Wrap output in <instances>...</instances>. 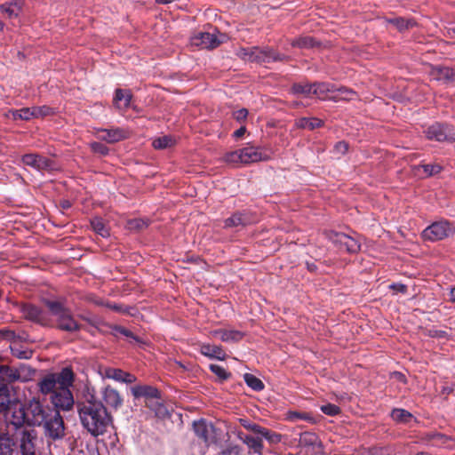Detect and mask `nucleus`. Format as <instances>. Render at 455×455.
Instances as JSON below:
<instances>
[{"label":"nucleus","mask_w":455,"mask_h":455,"mask_svg":"<svg viewBox=\"0 0 455 455\" xmlns=\"http://www.w3.org/2000/svg\"><path fill=\"white\" fill-rule=\"evenodd\" d=\"M334 149L336 152L344 155L348 150V144L345 141H339L336 143Z\"/></svg>","instance_id":"e2e57ef3"},{"label":"nucleus","mask_w":455,"mask_h":455,"mask_svg":"<svg viewBox=\"0 0 455 455\" xmlns=\"http://www.w3.org/2000/svg\"><path fill=\"white\" fill-rule=\"evenodd\" d=\"M20 313L22 316L30 322L38 323L43 326L50 324V318L47 314L39 307L32 303H20L17 304Z\"/></svg>","instance_id":"9b49d317"},{"label":"nucleus","mask_w":455,"mask_h":455,"mask_svg":"<svg viewBox=\"0 0 455 455\" xmlns=\"http://www.w3.org/2000/svg\"><path fill=\"white\" fill-rule=\"evenodd\" d=\"M104 374L108 379H112L116 381L122 382L124 371L118 368L108 367L105 369Z\"/></svg>","instance_id":"09e8293b"},{"label":"nucleus","mask_w":455,"mask_h":455,"mask_svg":"<svg viewBox=\"0 0 455 455\" xmlns=\"http://www.w3.org/2000/svg\"><path fill=\"white\" fill-rule=\"evenodd\" d=\"M430 76L437 81L444 84L455 82V68L446 66H435L430 71Z\"/></svg>","instance_id":"dca6fc26"},{"label":"nucleus","mask_w":455,"mask_h":455,"mask_svg":"<svg viewBox=\"0 0 455 455\" xmlns=\"http://www.w3.org/2000/svg\"><path fill=\"white\" fill-rule=\"evenodd\" d=\"M334 93L336 94L330 98L334 101L351 100L355 96V92L352 89L347 88L345 86H336V92Z\"/></svg>","instance_id":"e433bc0d"},{"label":"nucleus","mask_w":455,"mask_h":455,"mask_svg":"<svg viewBox=\"0 0 455 455\" xmlns=\"http://www.w3.org/2000/svg\"><path fill=\"white\" fill-rule=\"evenodd\" d=\"M111 334L114 336H117L118 334L124 335L128 338L133 339L135 341L140 342V339L139 337L135 336L133 332H132L130 330L116 324H112L111 327Z\"/></svg>","instance_id":"a18cd8bd"},{"label":"nucleus","mask_w":455,"mask_h":455,"mask_svg":"<svg viewBox=\"0 0 455 455\" xmlns=\"http://www.w3.org/2000/svg\"><path fill=\"white\" fill-rule=\"evenodd\" d=\"M79 317L85 321L86 323H88V324L91 325V327L96 329V327H100V325L101 324V319L98 318V317H88V316H85V315H79Z\"/></svg>","instance_id":"13d9d810"},{"label":"nucleus","mask_w":455,"mask_h":455,"mask_svg":"<svg viewBox=\"0 0 455 455\" xmlns=\"http://www.w3.org/2000/svg\"><path fill=\"white\" fill-rule=\"evenodd\" d=\"M215 337H219L223 342H239L244 337L243 331L237 330L218 329L212 331Z\"/></svg>","instance_id":"4be33fe9"},{"label":"nucleus","mask_w":455,"mask_h":455,"mask_svg":"<svg viewBox=\"0 0 455 455\" xmlns=\"http://www.w3.org/2000/svg\"><path fill=\"white\" fill-rule=\"evenodd\" d=\"M244 382L254 391H261L264 389V383L256 376L251 373H245L243 375Z\"/></svg>","instance_id":"a19ab883"},{"label":"nucleus","mask_w":455,"mask_h":455,"mask_svg":"<svg viewBox=\"0 0 455 455\" xmlns=\"http://www.w3.org/2000/svg\"><path fill=\"white\" fill-rule=\"evenodd\" d=\"M147 406L152 409L158 418H165L168 415L166 407L159 401L147 402Z\"/></svg>","instance_id":"49530a36"},{"label":"nucleus","mask_w":455,"mask_h":455,"mask_svg":"<svg viewBox=\"0 0 455 455\" xmlns=\"http://www.w3.org/2000/svg\"><path fill=\"white\" fill-rule=\"evenodd\" d=\"M91 148L94 153L99 154L100 156H107L109 152V148L101 142L91 143Z\"/></svg>","instance_id":"864d4df0"},{"label":"nucleus","mask_w":455,"mask_h":455,"mask_svg":"<svg viewBox=\"0 0 455 455\" xmlns=\"http://www.w3.org/2000/svg\"><path fill=\"white\" fill-rule=\"evenodd\" d=\"M319 442V437L315 433L313 432H303L299 435V445L306 447H314Z\"/></svg>","instance_id":"4c0bfd02"},{"label":"nucleus","mask_w":455,"mask_h":455,"mask_svg":"<svg viewBox=\"0 0 455 455\" xmlns=\"http://www.w3.org/2000/svg\"><path fill=\"white\" fill-rule=\"evenodd\" d=\"M132 94L122 89H116L114 96V105L119 109H125L130 106Z\"/></svg>","instance_id":"cd10ccee"},{"label":"nucleus","mask_w":455,"mask_h":455,"mask_svg":"<svg viewBox=\"0 0 455 455\" xmlns=\"http://www.w3.org/2000/svg\"><path fill=\"white\" fill-rule=\"evenodd\" d=\"M389 22L395 25L399 31H404L416 26V21L413 19H405L402 17L392 19Z\"/></svg>","instance_id":"ea45409f"},{"label":"nucleus","mask_w":455,"mask_h":455,"mask_svg":"<svg viewBox=\"0 0 455 455\" xmlns=\"http://www.w3.org/2000/svg\"><path fill=\"white\" fill-rule=\"evenodd\" d=\"M7 116L14 121L22 120L29 121L33 118V112L31 108H22L20 109H12L9 111Z\"/></svg>","instance_id":"72a5a7b5"},{"label":"nucleus","mask_w":455,"mask_h":455,"mask_svg":"<svg viewBox=\"0 0 455 455\" xmlns=\"http://www.w3.org/2000/svg\"><path fill=\"white\" fill-rule=\"evenodd\" d=\"M248 110L246 108H241L233 112V117L237 122H243L248 116Z\"/></svg>","instance_id":"4d7b16f0"},{"label":"nucleus","mask_w":455,"mask_h":455,"mask_svg":"<svg viewBox=\"0 0 455 455\" xmlns=\"http://www.w3.org/2000/svg\"><path fill=\"white\" fill-rule=\"evenodd\" d=\"M199 347H200V348H199L200 353L208 358L217 359V360H225L226 359L227 355L221 346L203 343V344H200Z\"/></svg>","instance_id":"412c9836"},{"label":"nucleus","mask_w":455,"mask_h":455,"mask_svg":"<svg viewBox=\"0 0 455 455\" xmlns=\"http://www.w3.org/2000/svg\"><path fill=\"white\" fill-rule=\"evenodd\" d=\"M336 85L330 83H314L313 95H315L320 100H326L329 92H335Z\"/></svg>","instance_id":"bb28decb"},{"label":"nucleus","mask_w":455,"mask_h":455,"mask_svg":"<svg viewBox=\"0 0 455 455\" xmlns=\"http://www.w3.org/2000/svg\"><path fill=\"white\" fill-rule=\"evenodd\" d=\"M22 2L20 0H12L0 5L1 12L6 17L17 18L22 12Z\"/></svg>","instance_id":"b1692460"},{"label":"nucleus","mask_w":455,"mask_h":455,"mask_svg":"<svg viewBox=\"0 0 455 455\" xmlns=\"http://www.w3.org/2000/svg\"><path fill=\"white\" fill-rule=\"evenodd\" d=\"M286 419L291 422L304 420L311 424L317 422L316 419L309 412L290 411L287 412Z\"/></svg>","instance_id":"2f4dec72"},{"label":"nucleus","mask_w":455,"mask_h":455,"mask_svg":"<svg viewBox=\"0 0 455 455\" xmlns=\"http://www.w3.org/2000/svg\"><path fill=\"white\" fill-rule=\"evenodd\" d=\"M246 132V127L244 125L241 126L239 129H237L234 133H233V137L235 139H240L242 138L244 133Z\"/></svg>","instance_id":"338daca9"},{"label":"nucleus","mask_w":455,"mask_h":455,"mask_svg":"<svg viewBox=\"0 0 455 455\" xmlns=\"http://www.w3.org/2000/svg\"><path fill=\"white\" fill-rule=\"evenodd\" d=\"M90 223L93 231L98 235H101L102 237H108L110 235L109 229L102 218L98 216L93 217Z\"/></svg>","instance_id":"7c9ffc66"},{"label":"nucleus","mask_w":455,"mask_h":455,"mask_svg":"<svg viewBox=\"0 0 455 455\" xmlns=\"http://www.w3.org/2000/svg\"><path fill=\"white\" fill-rule=\"evenodd\" d=\"M126 132L120 128L100 129L98 131V138L108 143H116L126 139Z\"/></svg>","instance_id":"a211bd4d"},{"label":"nucleus","mask_w":455,"mask_h":455,"mask_svg":"<svg viewBox=\"0 0 455 455\" xmlns=\"http://www.w3.org/2000/svg\"><path fill=\"white\" fill-rule=\"evenodd\" d=\"M323 235L331 242L339 251L347 253H357L361 250V243L357 239L347 234L333 230H325Z\"/></svg>","instance_id":"39448f33"},{"label":"nucleus","mask_w":455,"mask_h":455,"mask_svg":"<svg viewBox=\"0 0 455 455\" xmlns=\"http://www.w3.org/2000/svg\"><path fill=\"white\" fill-rule=\"evenodd\" d=\"M100 394L102 400L109 408L118 410L123 405L124 399L121 394L111 386L102 388Z\"/></svg>","instance_id":"2eb2a0df"},{"label":"nucleus","mask_w":455,"mask_h":455,"mask_svg":"<svg viewBox=\"0 0 455 455\" xmlns=\"http://www.w3.org/2000/svg\"><path fill=\"white\" fill-rule=\"evenodd\" d=\"M269 156L261 148L248 144L242 148L225 154L224 161L231 164H251L260 161H267Z\"/></svg>","instance_id":"20e7f679"},{"label":"nucleus","mask_w":455,"mask_h":455,"mask_svg":"<svg viewBox=\"0 0 455 455\" xmlns=\"http://www.w3.org/2000/svg\"><path fill=\"white\" fill-rule=\"evenodd\" d=\"M390 416L394 421L399 424H410L415 419L414 416L410 411L402 408L393 409Z\"/></svg>","instance_id":"c85d7f7f"},{"label":"nucleus","mask_w":455,"mask_h":455,"mask_svg":"<svg viewBox=\"0 0 455 455\" xmlns=\"http://www.w3.org/2000/svg\"><path fill=\"white\" fill-rule=\"evenodd\" d=\"M314 83H295L291 87V92L294 95L303 94L307 97L313 94Z\"/></svg>","instance_id":"c9c22d12"},{"label":"nucleus","mask_w":455,"mask_h":455,"mask_svg":"<svg viewBox=\"0 0 455 455\" xmlns=\"http://www.w3.org/2000/svg\"><path fill=\"white\" fill-rule=\"evenodd\" d=\"M256 221L255 216L247 211L243 212H235L229 218L224 220V228H238V227H246L251 225Z\"/></svg>","instance_id":"4468645a"},{"label":"nucleus","mask_w":455,"mask_h":455,"mask_svg":"<svg viewBox=\"0 0 455 455\" xmlns=\"http://www.w3.org/2000/svg\"><path fill=\"white\" fill-rule=\"evenodd\" d=\"M12 403L9 387L6 386V383H0V412L8 411Z\"/></svg>","instance_id":"c756f323"},{"label":"nucleus","mask_w":455,"mask_h":455,"mask_svg":"<svg viewBox=\"0 0 455 455\" xmlns=\"http://www.w3.org/2000/svg\"><path fill=\"white\" fill-rule=\"evenodd\" d=\"M44 302L51 314L56 317L58 329L68 332L82 330L83 325L75 320L70 309L65 307L63 303L51 299H45Z\"/></svg>","instance_id":"7ed1b4c3"},{"label":"nucleus","mask_w":455,"mask_h":455,"mask_svg":"<svg viewBox=\"0 0 455 455\" xmlns=\"http://www.w3.org/2000/svg\"><path fill=\"white\" fill-rule=\"evenodd\" d=\"M15 443L6 434L0 435V455H13Z\"/></svg>","instance_id":"f704fd0d"},{"label":"nucleus","mask_w":455,"mask_h":455,"mask_svg":"<svg viewBox=\"0 0 455 455\" xmlns=\"http://www.w3.org/2000/svg\"><path fill=\"white\" fill-rule=\"evenodd\" d=\"M252 51V47L248 48H240L237 52V56L244 60L251 61V52Z\"/></svg>","instance_id":"bf43d9fd"},{"label":"nucleus","mask_w":455,"mask_h":455,"mask_svg":"<svg viewBox=\"0 0 455 455\" xmlns=\"http://www.w3.org/2000/svg\"><path fill=\"white\" fill-rule=\"evenodd\" d=\"M422 168L424 170V172L427 173L428 176L436 175L440 173L441 171L443 170L442 165L437 163L423 164Z\"/></svg>","instance_id":"603ef678"},{"label":"nucleus","mask_w":455,"mask_h":455,"mask_svg":"<svg viewBox=\"0 0 455 455\" xmlns=\"http://www.w3.org/2000/svg\"><path fill=\"white\" fill-rule=\"evenodd\" d=\"M175 143V140L171 136H163L154 140L152 145L156 149H165L171 148Z\"/></svg>","instance_id":"c03bdc74"},{"label":"nucleus","mask_w":455,"mask_h":455,"mask_svg":"<svg viewBox=\"0 0 455 455\" xmlns=\"http://www.w3.org/2000/svg\"><path fill=\"white\" fill-rule=\"evenodd\" d=\"M426 440L430 445L439 447L445 444L449 438L441 433H431L427 435Z\"/></svg>","instance_id":"37998d69"},{"label":"nucleus","mask_w":455,"mask_h":455,"mask_svg":"<svg viewBox=\"0 0 455 455\" xmlns=\"http://www.w3.org/2000/svg\"><path fill=\"white\" fill-rule=\"evenodd\" d=\"M80 422L92 436L104 435L112 423V417L106 405L97 400L94 395H89L76 403Z\"/></svg>","instance_id":"f03ea898"},{"label":"nucleus","mask_w":455,"mask_h":455,"mask_svg":"<svg viewBox=\"0 0 455 455\" xmlns=\"http://www.w3.org/2000/svg\"><path fill=\"white\" fill-rule=\"evenodd\" d=\"M193 429L196 435L205 444L210 443L212 435L214 434V427L212 424H207L204 419H200L194 421Z\"/></svg>","instance_id":"f3484780"},{"label":"nucleus","mask_w":455,"mask_h":455,"mask_svg":"<svg viewBox=\"0 0 455 455\" xmlns=\"http://www.w3.org/2000/svg\"><path fill=\"white\" fill-rule=\"evenodd\" d=\"M228 39L226 34L214 28L213 32H199L191 38L193 45L203 49H215Z\"/></svg>","instance_id":"9d476101"},{"label":"nucleus","mask_w":455,"mask_h":455,"mask_svg":"<svg viewBox=\"0 0 455 455\" xmlns=\"http://www.w3.org/2000/svg\"><path fill=\"white\" fill-rule=\"evenodd\" d=\"M27 414V425L42 426L47 419L48 412L53 408L44 406L38 400L33 398L24 403Z\"/></svg>","instance_id":"6e6552de"},{"label":"nucleus","mask_w":455,"mask_h":455,"mask_svg":"<svg viewBox=\"0 0 455 455\" xmlns=\"http://www.w3.org/2000/svg\"><path fill=\"white\" fill-rule=\"evenodd\" d=\"M455 233V222L441 220L433 222L422 233L423 238L431 242L443 240Z\"/></svg>","instance_id":"423d86ee"},{"label":"nucleus","mask_w":455,"mask_h":455,"mask_svg":"<svg viewBox=\"0 0 455 455\" xmlns=\"http://www.w3.org/2000/svg\"><path fill=\"white\" fill-rule=\"evenodd\" d=\"M111 327H112V324L108 323H106L104 322L103 320H101V324L100 325V327H96V331L99 332V333H101V334H111Z\"/></svg>","instance_id":"052dcab7"},{"label":"nucleus","mask_w":455,"mask_h":455,"mask_svg":"<svg viewBox=\"0 0 455 455\" xmlns=\"http://www.w3.org/2000/svg\"><path fill=\"white\" fill-rule=\"evenodd\" d=\"M242 449L238 445H228L223 449L220 455H241Z\"/></svg>","instance_id":"5fc2aeb1"},{"label":"nucleus","mask_w":455,"mask_h":455,"mask_svg":"<svg viewBox=\"0 0 455 455\" xmlns=\"http://www.w3.org/2000/svg\"><path fill=\"white\" fill-rule=\"evenodd\" d=\"M449 300L452 303H455V286L450 289Z\"/></svg>","instance_id":"774afa93"},{"label":"nucleus","mask_w":455,"mask_h":455,"mask_svg":"<svg viewBox=\"0 0 455 455\" xmlns=\"http://www.w3.org/2000/svg\"><path fill=\"white\" fill-rule=\"evenodd\" d=\"M238 436L254 453L262 454L264 445L260 435L239 433Z\"/></svg>","instance_id":"5701e85b"},{"label":"nucleus","mask_w":455,"mask_h":455,"mask_svg":"<svg viewBox=\"0 0 455 455\" xmlns=\"http://www.w3.org/2000/svg\"><path fill=\"white\" fill-rule=\"evenodd\" d=\"M74 381L75 373L72 368L64 367L60 372L46 374L38 382L40 392L50 395L51 403L54 406L43 423L45 435L52 440L64 436V421L59 409L68 411L74 406L75 401L70 390Z\"/></svg>","instance_id":"f257e3e1"},{"label":"nucleus","mask_w":455,"mask_h":455,"mask_svg":"<svg viewBox=\"0 0 455 455\" xmlns=\"http://www.w3.org/2000/svg\"><path fill=\"white\" fill-rule=\"evenodd\" d=\"M210 370L212 372H213L216 376L219 377L220 380H227L231 377V373L227 371L225 368H223L220 365L218 364H211Z\"/></svg>","instance_id":"8fccbe9b"},{"label":"nucleus","mask_w":455,"mask_h":455,"mask_svg":"<svg viewBox=\"0 0 455 455\" xmlns=\"http://www.w3.org/2000/svg\"><path fill=\"white\" fill-rule=\"evenodd\" d=\"M389 289L392 291H395L396 292L400 293H406L407 292V286L401 283H393L389 285Z\"/></svg>","instance_id":"680f3d73"},{"label":"nucleus","mask_w":455,"mask_h":455,"mask_svg":"<svg viewBox=\"0 0 455 455\" xmlns=\"http://www.w3.org/2000/svg\"><path fill=\"white\" fill-rule=\"evenodd\" d=\"M426 138L438 142H454L455 127L448 123L435 122L424 130Z\"/></svg>","instance_id":"0eeeda50"},{"label":"nucleus","mask_w":455,"mask_h":455,"mask_svg":"<svg viewBox=\"0 0 455 455\" xmlns=\"http://www.w3.org/2000/svg\"><path fill=\"white\" fill-rule=\"evenodd\" d=\"M12 413L10 422L16 428L21 427L27 424V414L25 405L20 403H13L8 409Z\"/></svg>","instance_id":"aec40b11"},{"label":"nucleus","mask_w":455,"mask_h":455,"mask_svg":"<svg viewBox=\"0 0 455 455\" xmlns=\"http://www.w3.org/2000/svg\"><path fill=\"white\" fill-rule=\"evenodd\" d=\"M259 435L261 436V439H266L270 444H276L280 443L282 439V435L280 434L263 427H261Z\"/></svg>","instance_id":"79ce46f5"},{"label":"nucleus","mask_w":455,"mask_h":455,"mask_svg":"<svg viewBox=\"0 0 455 455\" xmlns=\"http://www.w3.org/2000/svg\"><path fill=\"white\" fill-rule=\"evenodd\" d=\"M320 410L323 413L328 416H337L341 412L340 408L333 403H327L324 405H322L320 407Z\"/></svg>","instance_id":"3c124183"},{"label":"nucleus","mask_w":455,"mask_h":455,"mask_svg":"<svg viewBox=\"0 0 455 455\" xmlns=\"http://www.w3.org/2000/svg\"><path fill=\"white\" fill-rule=\"evenodd\" d=\"M33 112V118L45 117L54 114L53 108L48 106L31 107Z\"/></svg>","instance_id":"de8ad7c7"},{"label":"nucleus","mask_w":455,"mask_h":455,"mask_svg":"<svg viewBox=\"0 0 455 455\" xmlns=\"http://www.w3.org/2000/svg\"><path fill=\"white\" fill-rule=\"evenodd\" d=\"M12 355L19 359H29L33 355V351L20 344H14L10 347Z\"/></svg>","instance_id":"58836bf2"},{"label":"nucleus","mask_w":455,"mask_h":455,"mask_svg":"<svg viewBox=\"0 0 455 455\" xmlns=\"http://www.w3.org/2000/svg\"><path fill=\"white\" fill-rule=\"evenodd\" d=\"M243 426L251 431L254 435H259L260 429H261V426L258 425V424H255V423H247V424H243Z\"/></svg>","instance_id":"0e129e2a"},{"label":"nucleus","mask_w":455,"mask_h":455,"mask_svg":"<svg viewBox=\"0 0 455 455\" xmlns=\"http://www.w3.org/2000/svg\"><path fill=\"white\" fill-rule=\"evenodd\" d=\"M291 44L292 47H297L299 49H311L319 45L315 39L309 36H304L295 38L294 40L291 41Z\"/></svg>","instance_id":"473e14b6"},{"label":"nucleus","mask_w":455,"mask_h":455,"mask_svg":"<svg viewBox=\"0 0 455 455\" xmlns=\"http://www.w3.org/2000/svg\"><path fill=\"white\" fill-rule=\"evenodd\" d=\"M20 379V373L16 369H13L8 365H0V383L9 384L18 380Z\"/></svg>","instance_id":"393cba45"},{"label":"nucleus","mask_w":455,"mask_h":455,"mask_svg":"<svg viewBox=\"0 0 455 455\" xmlns=\"http://www.w3.org/2000/svg\"><path fill=\"white\" fill-rule=\"evenodd\" d=\"M21 162L24 165L29 166L40 172L52 173L60 170L56 161L36 153L24 155L21 157Z\"/></svg>","instance_id":"1a4fd4ad"},{"label":"nucleus","mask_w":455,"mask_h":455,"mask_svg":"<svg viewBox=\"0 0 455 455\" xmlns=\"http://www.w3.org/2000/svg\"><path fill=\"white\" fill-rule=\"evenodd\" d=\"M251 58L252 62L258 63L288 61L290 60L289 56L280 53L270 47H252V51L251 52Z\"/></svg>","instance_id":"f8f14e48"},{"label":"nucleus","mask_w":455,"mask_h":455,"mask_svg":"<svg viewBox=\"0 0 455 455\" xmlns=\"http://www.w3.org/2000/svg\"><path fill=\"white\" fill-rule=\"evenodd\" d=\"M16 438L20 443L21 455H36L37 435L35 430L22 429L16 434Z\"/></svg>","instance_id":"ddd939ff"},{"label":"nucleus","mask_w":455,"mask_h":455,"mask_svg":"<svg viewBox=\"0 0 455 455\" xmlns=\"http://www.w3.org/2000/svg\"><path fill=\"white\" fill-rule=\"evenodd\" d=\"M323 121L317 117H300L295 121L297 128L309 131L323 127Z\"/></svg>","instance_id":"a878e982"},{"label":"nucleus","mask_w":455,"mask_h":455,"mask_svg":"<svg viewBox=\"0 0 455 455\" xmlns=\"http://www.w3.org/2000/svg\"><path fill=\"white\" fill-rule=\"evenodd\" d=\"M137 380V378L135 375L129 373L127 371H124L122 383L131 384Z\"/></svg>","instance_id":"69168bd1"},{"label":"nucleus","mask_w":455,"mask_h":455,"mask_svg":"<svg viewBox=\"0 0 455 455\" xmlns=\"http://www.w3.org/2000/svg\"><path fill=\"white\" fill-rule=\"evenodd\" d=\"M131 391L134 398L144 397L147 400H159L161 398L160 391L156 387L149 385H137L132 387Z\"/></svg>","instance_id":"6ab92c4d"},{"label":"nucleus","mask_w":455,"mask_h":455,"mask_svg":"<svg viewBox=\"0 0 455 455\" xmlns=\"http://www.w3.org/2000/svg\"><path fill=\"white\" fill-rule=\"evenodd\" d=\"M130 229L140 230L147 228L148 224L142 220L134 219L128 222Z\"/></svg>","instance_id":"6e6d98bb"}]
</instances>
